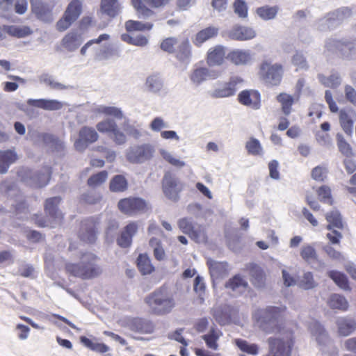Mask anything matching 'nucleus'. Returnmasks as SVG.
Listing matches in <instances>:
<instances>
[{
    "instance_id": "f257e3e1",
    "label": "nucleus",
    "mask_w": 356,
    "mask_h": 356,
    "mask_svg": "<svg viewBox=\"0 0 356 356\" xmlns=\"http://www.w3.org/2000/svg\"><path fill=\"white\" fill-rule=\"evenodd\" d=\"M286 309L285 306H268L263 309L257 310L254 318L259 328L266 333L281 332L283 315Z\"/></svg>"
},
{
    "instance_id": "f03ea898",
    "label": "nucleus",
    "mask_w": 356,
    "mask_h": 356,
    "mask_svg": "<svg viewBox=\"0 0 356 356\" xmlns=\"http://www.w3.org/2000/svg\"><path fill=\"white\" fill-rule=\"evenodd\" d=\"M145 302L148 306L149 312L158 316L170 313L175 307L173 296L163 288L154 291L145 297Z\"/></svg>"
},
{
    "instance_id": "7ed1b4c3",
    "label": "nucleus",
    "mask_w": 356,
    "mask_h": 356,
    "mask_svg": "<svg viewBox=\"0 0 356 356\" xmlns=\"http://www.w3.org/2000/svg\"><path fill=\"white\" fill-rule=\"evenodd\" d=\"M97 257L92 253L83 254L79 264H67L66 270L70 275L83 280L92 279L102 273L96 264Z\"/></svg>"
},
{
    "instance_id": "20e7f679",
    "label": "nucleus",
    "mask_w": 356,
    "mask_h": 356,
    "mask_svg": "<svg viewBox=\"0 0 356 356\" xmlns=\"http://www.w3.org/2000/svg\"><path fill=\"white\" fill-rule=\"evenodd\" d=\"M267 343V356H290L293 346V335L289 330L284 331L279 336L269 337Z\"/></svg>"
},
{
    "instance_id": "39448f33",
    "label": "nucleus",
    "mask_w": 356,
    "mask_h": 356,
    "mask_svg": "<svg viewBox=\"0 0 356 356\" xmlns=\"http://www.w3.org/2000/svg\"><path fill=\"white\" fill-rule=\"evenodd\" d=\"M155 153L156 149L152 144H136L127 149L126 159L132 164H143L150 161Z\"/></svg>"
},
{
    "instance_id": "423d86ee",
    "label": "nucleus",
    "mask_w": 356,
    "mask_h": 356,
    "mask_svg": "<svg viewBox=\"0 0 356 356\" xmlns=\"http://www.w3.org/2000/svg\"><path fill=\"white\" fill-rule=\"evenodd\" d=\"M60 202L59 197H54L46 200L44 209L46 213L52 219L51 221H47L42 218H38L36 223L40 227H55L59 225L63 220V214L58 210V205Z\"/></svg>"
},
{
    "instance_id": "0eeeda50",
    "label": "nucleus",
    "mask_w": 356,
    "mask_h": 356,
    "mask_svg": "<svg viewBox=\"0 0 356 356\" xmlns=\"http://www.w3.org/2000/svg\"><path fill=\"white\" fill-rule=\"evenodd\" d=\"M260 76L268 85L272 86H279L281 83L284 69L281 64H272L265 61L260 66Z\"/></svg>"
},
{
    "instance_id": "6e6552de",
    "label": "nucleus",
    "mask_w": 356,
    "mask_h": 356,
    "mask_svg": "<svg viewBox=\"0 0 356 356\" xmlns=\"http://www.w3.org/2000/svg\"><path fill=\"white\" fill-rule=\"evenodd\" d=\"M30 3L31 13L36 19L46 24H51L54 22V3L44 0H30Z\"/></svg>"
},
{
    "instance_id": "1a4fd4ad",
    "label": "nucleus",
    "mask_w": 356,
    "mask_h": 356,
    "mask_svg": "<svg viewBox=\"0 0 356 356\" xmlns=\"http://www.w3.org/2000/svg\"><path fill=\"white\" fill-rule=\"evenodd\" d=\"M118 208L122 213L130 216L144 213L149 209L147 203L139 197L122 199L118 202Z\"/></svg>"
},
{
    "instance_id": "9d476101",
    "label": "nucleus",
    "mask_w": 356,
    "mask_h": 356,
    "mask_svg": "<svg viewBox=\"0 0 356 356\" xmlns=\"http://www.w3.org/2000/svg\"><path fill=\"white\" fill-rule=\"evenodd\" d=\"M28 10L27 0H0V15L8 18L13 12L22 15Z\"/></svg>"
},
{
    "instance_id": "9b49d317",
    "label": "nucleus",
    "mask_w": 356,
    "mask_h": 356,
    "mask_svg": "<svg viewBox=\"0 0 356 356\" xmlns=\"http://www.w3.org/2000/svg\"><path fill=\"white\" fill-rule=\"evenodd\" d=\"M163 191L170 200L177 202L179 199V193L182 190V184L170 173L165 174L162 181Z\"/></svg>"
},
{
    "instance_id": "f8f14e48",
    "label": "nucleus",
    "mask_w": 356,
    "mask_h": 356,
    "mask_svg": "<svg viewBox=\"0 0 356 356\" xmlns=\"http://www.w3.org/2000/svg\"><path fill=\"white\" fill-rule=\"evenodd\" d=\"M99 138L97 131L90 127H83L79 132V138L74 142V147L79 152L84 151L89 144L96 142Z\"/></svg>"
},
{
    "instance_id": "ddd939ff",
    "label": "nucleus",
    "mask_w": 356,
    "mask_h": 356,
    "mask_svg": "<svg viewBox=\"0 0 356 356\" xmlns=\"http://www.w3.org/2000/svg\"><path fill=\"white\" fill-rule=\"evenodd\" d=\"M243 83V79L241 77L232 76L229 81L225 84L224 87L214 89L210 92V95L213 98H223L233 96Z\"/></svg>"
},
{
    "instance_id": "4468645a",
    "label": "nucleus",
    "mask_w": 356,
    "mask_h": 356,
    "mask_svg": "<svg viewBox=\"0 0 356 356\" xmlns=\"http://www.w3.org/2000/svg\"><path fill=\"white\" fill-rule=\"evenodd\" d=\"M325 47L330 51H340L341 55L346 58H349L356 50V46L353 42L334 39L327 40L325 43Z\"/></svg>"
},
{
    "instance_id": "2eb2a0df",
    "label": "nucleus",
    "mask_w": 356,
    "mask_h": 356,
    "mask_svg": "<svg viewBox=\"0 0 356 356\" xmlns=\"http://www.w3.org/2000/svg\"><path fill=\"white\" fill-rule=\"evenodd\" d=\"M226 58L234 65L244 66L252 62L253 54L249 49H234L228 53Z\"/></svg>"
},
{
    "instance_id": "dca6fc26",
    "label": "nucleus",
    "mask_w": 356,
    "mask_h": 356,
    "mask_svg": "<svg viewBox=\"0 0 356 356\" xmlns=\"http://www.w3.org/2000/svg\"><path fill=\"white\" fill-rule=\"evenodd\" d=\"M227 35L234 40H249L255 38L256 31L251 27L235 25L228 31Z\"/></svg>"
},
{
    "instance_id": "f3484780",
    "label": "nucleus",
    "mask_w": 356,
    "mask_h": 356,
    "mask_svg": "<svg viewBox=\"0 0 356 356\" xmlns=\"http://www.w3.org/2000/svg\"><path fill=\"white\" fill-rule=\"evenodd\" d=\"M239 102L253 109H259L260 107V94L253 90H243L238 96Z\"/></svg>"
},
{
    "instance_id": "a211bd4d",
    "label": "nucleus",
    "mask_w": 356,
    "mask_h": 356,
    "mask_svg": "<svg viewBox=\"0 0 356 356\" xmlns=\"http://www.w3.org/2000/svg\"><path fill=\"white\" fill-rule=\"evenodd\" d=\"M19 159V156L15 149L6 150L0 149V174L8 172L10 166Z\"/></svg>"
},
{
    "instance_id": "6ab92c4d",
    "label": "nucleus",
    "mask_w": 356,
    "mask_h": 356,
    "mask_svg": "<svg viewBox=\"0 0 356 356\" xmlns=\"http://www.w3.org/2000/svg\"><path fill=\"white\" fill-rule=\"evenodd\" d=\"M225 57V47L217 45L209 49L207 63L209 66H219L223 63Z\"/></svg>"
},
{
    "instance_id": "aec40b11",
    "label": "nucleus",
    "mask_w": 356,
    "mask_h": 356,
    "mask_svg": "<svg viewBox=\"0 0 356 356\" xmlns=\"http://www.w3.org/2000/svg\"><path fill=\"white\" fill-rule=\"evenodd\" d=\"M29 106H35L47 111H58L63 108V104L56 99H39L27 100Z\"/></svg>"
},
{
    "instance_id": "412c9836",
    "label": "nucleus",
    "mask_w": 356,
    "mask_h": 356,
    "mask_svg": "<svg viewBox=\"0 0 356 356\" xmlns=\"http://www.w3.org/2000/svg\"><path fill=\"white\" fill-rule=\"evenodd\" d=\"M309 329L312 336L316 341L318 345L324 346L329 342L328 335L323 325L318 321H312Z\"/></svg>"
},
{
    "instance_id": "4be33fe9",
    "label": "nucleus",
    "mask_w": 356,
    "mask_h": 356,
    "mask_svg": "<svg viewBox=\"0 0 356 356\" xmlns=\"http://www.w3.org/2000/svg\"><path fill=\"white\" fill-rule=\"evenodd\" d=\"M38 79L40 84L44 86L50 90H63L69 88L68 86L58 82L55 76L49 73H42L38 76Z\"/></svg>"
},
{
    "instance_id": "5701e85b",
    "label": "nucleus",
    "mask_w": 356,
    "mask_h": 356,
    "mask_svg": "<svg viewBox=\"0 0 356 356\" xmlns=\"http://www.w3.org/2000/svg\"><path fill=\"white\" fill-rule=\"evenodd\" d=\"M130 330L141 333L149 334L153 332L154 325L150 321L143 318H133L129 323Z\"/></svg>"
},
{
    "instance_id": "b1692460",
    "label": "nucleus",
    "mask_w": 356,
    "mask_h": 356,
    "mask_svg": "<svg viewBox=\"0 0 356 356\" xmlns=\"http://www.w3.org/2000/svg\"><path fill=\"white\" fill-rule=\"evenodd\" d=\"M327 15L330 17V20H331L334 28H336L344 20L350 18L353 15V12L352 10L348 7H342L328 13Z\"/></svg>"
},
{
    "instance_id": "393cba45",
    "label": "nucleus",
    "mask_w": 356,
    "mask_h": 356,
    "mask_svg": "<svg viewBox=\"0 0 356 356\" xmlns=\"http://www.w3.org/2000/svg\"><path fill=\"white\" fill-rule=\"evenodd\" d=\"M145 86L152 93H159L164 87V81L159 74H152L146 78Z\"/></svg>"
},
{
    "instance_id": "a878e982",
    "label": "nucleus",
    "mask_w": 356,
    "mask_h": 356,
    "mask_svg": "<svg viewBox=\"0 0 356 356\" xmlns=\"http://www.w3.org/2000/svg\"><path fill=\"white\" fill-rule=\"evenodd\" d=\"M225 287L232 292H234L236 294L239 295L244 293L248 289V284L247 281L240 275H235L227 282Z\"/></svg>"
},
{
    "instance_id": "bb28decb",
    "label": "nucleus",
    "mask_w": 356,
    "mask_h": 356,
    "mask_svg": "<svg viewBox=\"0 0 356 356\" xmlns=\"http://www.w3.org/2000/svg\"><path fill=\"white\" fill-rule=\"evenodd\" d=\"M81 36L75 32H70L62 39L63 47L69 51L76 50L82 43Z\"/></svg>"
},
{
    "instance_id": "cd10ccee",
    "label": "nucleus",
    "mask_w": 356,
    "mask_h": 356,
    "mask_svg": "<svg viewBox=\"0 0 356 356\" xmlns=\"http://www.w3.org/2000/svg\"><path fill=\"white\" fill-rule=\"evenodd\" d=\"M136 232L137 225L135 223L129 224L118 238V244L122 248L129 247L131 243L132 237Z\"/></svg>"
},
{
    "instance_id": "c85d7f7f",
    "label": "nucleus",
    "mask_w": 356,
    "mask_h": 356,
    "mask_svg": "<svg viewBox=\"0 0 356 356\" xmlns=\"http://www.w3.org/2000/svg\"><path fill=\"white\" fill-rule=\"evenodd\" d=\"M213 316L220 325L229 323L231 318V307L228 305L217 306L212 309Z\"/></svg>"
},
{
    "instance_id": "c756f323",
    "label": "nucleus",
    "mask_w": 356,
    "mask_h": 356,
    "mask_svg": "<svg viewBox=\"0 0 356 356\" xmlns=\"http://www.w3.org/2000/svg\"><path fill=\"white\" fill-rule=\"evenodd\" d=\"M100 12L110 17H115L120 12V6L118 0H102Z\"/></svg>"
},
{
    "instance_id": "7c9ffc66",
    "label": "nucleus",
    "mask_w": 356,
    "mask_h": 356,
    "mask_svg": "<svg viewBox=\"0 0 356 356\" xmlns=\"http://www.w3.org/2000/svg\"><path fill=\"white\" fill-rule=\"evenodd\" d=\"M207 264L209 267L211 276L213 279L222 277L228 272V266L225 262H219L209 259L207 261Z\"/></svg>"
},
{
    "instance_id": "2f4dec72",
    "label": "nucleus",
    "mask_w": 356,
    "mask_h": 356,
    "mask_svg": "<svg viewBox=\"0 0 356 356\" xmlns=\"http://www.w3.org/2000/svg\"><path fill=\"white\" fill-rule=\"evenodd\" d=\"M336 323L339 334L343 337L350 334L356 329V323L351 318H339Z\"/></svg>"
},
{
    "instance_id": "473e14b6",
    "label": "nucleus",
    "mask_w": 356,
    "mask_h": 356,
    "mask_svg": "<svg viewBox=\"0 0 356 356\" xmlns=\"http://www.w3.org/2000/svg\"><path fill=\"white\" fill-rule=\"evenodd\" d=\"M248 268L252 284L258 288L264 286L265 275L262 269L259 266L253 264H249Z\"/></svg>"
},
{
    "instance_id": "72a5a7b5",
    "label": "nucleus",
    "mask_w": 356,
    "mask_h": 356,
    "mask_svg": "<svg viewBox=\"0 0 356 356\" xmlns=\"http://www.w3.org/2000/svg\"><path fill=\"white\" fill-rule=\"evenodd\" d=\"M4 34L7 33L8 35L17 38H24L32 33L31 29L26 26H3Z\"/></svg>"
},
{
    "instance_id": "f704fd0d",
    "label": "nucleus",
    "mask_w": 356,
    "mask_h": 356,
    "mask_svg": "<svg viewBox=\"0 0 356 356\" xmlns=\"http://www.w3.org/2000/svg\"><path fill=\"white\" fill-rule=\"evenodd\" d=\"M318 79L324 86L332 88L339 87L342 82V79L338 72H332L328 76L320 74L318 75Z\"/></svg>"
},
{
    "instance_id": "c9c22d12",
    "label": "nucleus",
    "mask_w": 356,
    "mask_h": 356,
    "mask_svg": "<svg viewBox=\"0 0 356 356\" xmlns=\"http://www.w3.org/2000/svg\"><path fill=\"white\" fill-rule=\"evenodd\" d=\"M218 29L214 26L207 27L196 34L194 44L197 46H200L203 42L213 38L218 34Z\"/></svg>"
},
{
    "instance_id": "e433bc0d",
    "label": "nucleus",
    "mask_w": 356,
    "mask_h": 356,
    "mask_svg": "<svg viewBox=\"0 0 356 356\" xmlns=\"http://www.w3.org/2000/svg\"><path fill=\"white\" fill-rule=\"evenodd\" d=\"M92 112L96 115L104 114L106 115L113 116L119 120L124 118V115L121 109L115 106L100 105L94 108Z\"/></svg>"
},
{
    "instance_id": "4c0bfd02",
    "label": "nucleus",
    "mask_w": 356,
    "mask_h": 356,
    "mask_svg": "<svg viewBox=\"0 0 356 356\" xmlns=\"http://www.w3.org/2000/svg\"><path fill=\"white\" fill-rule=\"evenodd\" d=\"M327 304L333 309L346 311L348 308V302L346 298L337 293H333L330 296Z\"/></svg>"
},
{
    "instance_id": "58836bf2",
    "label": "nucleus",
    "mask_w": 356,
    "mask_h": 356,
    "mask_svg": "<svg viewBox=\"0 0 356 356\" xmlns=\"http://www.w3.org/2000/svg\"><path fill=\"white\" fill-rule=\"evenodd\" d=\"M279 8L276 6H264L256 9L257 15L263 20L268 21L274 19L278 13Z\"/></svg>"
},
{
    "instance_id": "ea45409f",
    "label": "nucleus",
    "mask_w": 356,
    "mask_h": 356,
    "mask_svg": "<svg viewBox=\"0 0 356 356\" xmlns=\"http://www.w3.org/2000/svg\"><path fill=\"white\" fill-rule=\"evenodd\" d=\"M177 49L175 50L177 58L182 61L188 60L191 56V47L189 40L184 39L178 42Z\"/></svg>"
},
{
    "instance_id": "a19ab883",
    "label": "nucleus",
    "mask_w": 356,
    "mask_h": 356,
    "mask_svg": "<svg viewBox=\"0 0 356 356\" xmlns=\"http://www.w3.org/2000/svg\"><path fill=\"white\" fill-rule=\"evenodd\" d=\"M131 3L137 12L138 17L146 19L155 15L153 10L145 6L147 4L143 3V0H131Z\"/></svg>"
},
{
    "instance_id": "79ce46f5",
    "label": "nucleus",
    "mask_w": 356,
    "mask_h": 356,
    "mask_svg": "<svg viewBox=\"0 0 356 356\" xmlns=\"http://www.w3.org/2000/svg\"><path fill=\"white\" fill-rule=\"evenodd\" d=\"M325 218L329 224L327 225V229L331 230L332 227L337 229H343V224L341 220V216L339 211L332 210L325 215Z\"/></svg>"
},
{
    "instance_id": "37998d69",
    "label": "nucleus",
    "mask_w": 356,
    "mask_h": 356,
    "mask_svg": "<svg viewBox=\"0 0 356 356\" xmlns=\"http://www.w3.org/2000/svg\"><path fill=\"white\" fill-rule=\"evenodd\" d=\"M81 8L82 4L81 1L73 0L68 4L64 15L75 22L81 13Z\"/></svg>"
},
{
    "instance_id": "c03bdc74",
    "label": "nucleus",
    "mask_w": 356,
    "mask_h": 356,
    "mask_svg": "<svg viewBox=\"0 0 356 356\" xmlns=\"http://www.w3.org/2000/svg\"><path fill=\"white\" fill-rule=\"evenodd\" d=\"M277 100L282 105V111L286 115H289L291 112V106L294 102L293 96L282 92L277 96Z\"/></svg>"
},
{
    "instance_id": "a18cd8bd",
    "label": "nucleus",
    "mask_w": 356,
    "mask_h": 356,
    "mask_svg": "<svg viewBox=\"0 0 356 356\" xmlns=\"http://www.w3.org/2000/svg\"><path fill=\"white\" fill-rule=\"evenodd\" d=\"M153 27V24L150 22H143L140 21L128 20L125 23V28L127 31H143L145 30H151Z\"/></svg>"
},
{
    "instance_id": "49530a36",
    "label": "nucleus",
    "mask_w": 356,
    "mask_h": 356,
    "mask_svg": "<svg viewBox=\"0 0 356 356\" xmlns=\"http://www.w3.org/2000/svg\"><path fill=\"white\" fill-rule=\"evenodd\" d=\"M137 265L143 275H149L154 270L150 259L146 254H140L137 259Z\"/></svg>"
},
{
    "instance_id": "de8ad7c7",
    "label": "nucleus",
    "mask_w": 356,
    "mask_h": 356,
    "mask_svg": "<svg viewBox=\"0 0 356 356\" xmlns=\"http://www.w3.org/2000/svg\"><path fill=\"white\" fill-rule=\"evenodd\" d=\"M328 276L342 289H349L346 276L339 271L331 270L328 272Z\"/></svg>"
},
{
    "instance_id": "09e8293b",
    "label": "nucleus",
    "mask_w": 356,
    "mask_h": 356,
    "mask_svg": "<svg viewBox=\"0 0 356 356\" xmlns=\"http://www.w3.org/2000/svg\"><path fill=\"white\" fill-rule=\"evenodd\" d=\"M149 245L153 249L154 256L157 260L161 261L165 258V253L159 239L155 237L152 238Z\"/></svg>"
},
{
    "instance_id": "8fccbe9b",
    "label": "nucleus",
    "mask_w": 356,
    "mask_h": 356,
    "mask_svg": "<svg viewBox=\"0 0 356 356\" xmlns=\"http://www.w3.org/2000/svg\"><path fill=\"white\" fill-rule=\"evenodd\" d=\"M339 121L341 126L345 133L349 136L353 132V120L346 111L341 110L339 113Z\"/></svg>"
},
{
    "instance_id": "3c124183",
    "label": "nucleus",
    "mask_w": 356,
    "mask_h": 356,
    "mask_svg": "<svg viewBox=\"0 0 356 356\" xmlns=\"http://www.w3.org/2000/svg\"><path fill=\"white\" fill-rule=\"evenodd\" d=\"M127 188V181L122 175H115L110 182V189L113 192H122Z\"/></svg>"
},
{
    "instance_id": "603ef678",
    "label": "nucleus",
    "mask_w": 356,
    "mask_h": 356,
    "mask_svg": "<svg viewBox=\"0 0 356 356\" xmlns=\"http://www.w3.org/2000/svg\"><path fill=\"white\" fill-rule=\"evenodd\" d=\"M117 127L115 121L111 118L104 119L96 124V128L100 133L109 134L110 135Z\"/></svg>"
},
{
    "instance_id": "864d4df0",
    "label": "nucleus",
    "mask_w": 356,
    "mask_h": 356,
    "mask_svg": "<svg viewBox=\"0 0 356 356\" xmlns=\"http://www.w3.org/2000/svg\"><path fill=\"white\" fill-rule=\"evenodd\" d=\"M44 140L53 150L60 152L65 148L64 142L54 135L46 134L44 136Z\"/></svg>"
},
{
    "instance_id": "5fc2aeb1",
    "label": "nucleus",
    "mask_w": 356,
    "mask_h": 356,
    "mask_svg": "<svg viewBox=\"0 0 356 356\" xmlns=\"http://www.w3.org/2000/svg\"><path fill=\"white\" fill-rule=\"evenodd\" d=\"M301 257L307 262L309 263L318 259V254L316 249L312 245H305L300 250Z\"/></svg>"
},
{
    "instance_id": "6e6d98bb",
    "label": "nucleus",
    "mask_w": 356,
    "mask_h": 356,
    "mask_svg": "<svg viewBox=\"0 0 356 356\" xmlns=\"http://www.w3.org/2000/svg\"><path fill=\"white\" fill-rule=\"evenodd\" d=\"M80 340L85 346L92 350L104 353L109 350V348L104 343H94L86 337H81Z\"/></svg>"
},
{
    "instance_id": "4d7b16f0",
    "label": "nucleus",
    "mask_w": 356,
    "mask_h": 356,
    "mask_svg": "<svg viewBox=\"0 0 356 356\" xmlns=\"http://www.w3.org/2000/svg\"><path fill=\"white\" fill-rule=\"evenodd\" d=\"M160 154L161 156L165 159L167 162H168L172 165L181 168L186 165L184 161L179 160L177 158H175L170 152L163 149H160Z\"/></svg>"
},
{
    "instance_id": "13d9d810",
    "label": "nucleus",
    "mask_w": 356,
    "mask_h": 356,
    "mask_svg": "<svg viewBox=\"0 0 356 356\" xmlns=\"http://www.w3.org/2000/svg\"><path fill=\"white\" fill-rule=\"evenodd\" d=\"M189 237L197 243H206L207 241L205 229L200 226L194 227Z\"/></svg>"
},
{
    "instance_id": "bf43d9fd",
    "label": "nucleus",
    "mask_w": 356,
    "mask_h": 356,
    "mask_svg": "<svg viewBox=\"0 0 356 356\" xmlns=\"http://www.w3.org/2000/svg\"><path fill=\"white\" fill-rule=\"evenodd\" d=\"M108 177L106 171L103 170L91 176L88 180V186L91 187H97L106 181Z\"/></svg>"
},
{
    "instance_id": "052dcab7",
    "label": "nucleus",
    "mask_w": 356,
    "mask_h": 356,
    "mask_svg": "<svg viewBox=\"0 0 356 356\" xmlns=\"http://www.w3.org/2000/svg\"><path fill=\"white\" fill-rule=\"evenodd\" d=\"M314 27L320 31H327L334 29L331 20H330V17L327 13L323 17L318 19L315 22Z\"/></svg>"
},
{
    "instance_id": "680f3d73",
    "label": "nucleus",
    "mask_w": 356,
    "mask_h": 356,
    "mask_svg": "<svg viewBox=\"0 0 356 356\" xmlns=\"http://www.w3.org/2000/svg\"><path fill=\"white\" fill-rule=\"evenodd\" d=\"M237 346L243 352L256 355L258 353V346L254 343H249L245 340L237 339L236 341Z\"/></svg>"
},
{
    "instance_id": "e2e57ef3",
    "label": "nucleus",
    "mask_w": 356,
    "mask_h": 356,
    "mask_svg": "<svg viewBox=\"0 0 356 356\" xmlns=\"http://www.w3.org/2000/svg\"><path fill=\"white\" fill-rule=\"evenodd\" d=\"M207 68L200 67L195 69L191 75V80L197 86L200 85L202 82L207 80Z\"/></svg>"
},
{
    "instance_id": "0e129e2a",
    "label": "nucleus",
    "mask_w": 356,
    "mask_h": 356,
    "mask_svg": "<svg viewBox=\"0 0 356 356\" xmlns=\"http://www.w3.org/2000/svg\"><path fill=\"white\" fill-rule=\"evenodd\" d=\"M79 237L81 241L87 243H94L96 240V233L93 227H82Z\"/></svg>"
},
{
    "instance_id": "69168bd1",
    "label": "nucleus",
    "mask_w": 356,
    "mask_h": 356,
    "mask_svg": "<svg viewBox=\"0 0 356 356\" xmlns=\"http://www.w3.org/2000/svg\"><path fill=\"white\" fill-rule=\"evenodd\" d=\"M316 283L314 280L313 275L310 272L304 273L300 281V286L304 289H312L316 286Z\"/></svg>"
},
{
    "instance_id": "338daca9",
    "label": "nucleus",
    "mask_w": 356,
    "mask_h": 356,
    "mask_svg": "<svg viewBox=\"0 0 356 356\" xmlns=\"http://www.w3.org/2000/svg\"><path fill=\"white\" fill-rule=\"evenodd\" d=\"M202 338L205 341L207 346L213 350H217L218 344L216 341L218 339V335L214 330H211L209 334H204Z\"/></svg>"
},
{
    "instance_id": "774afa93",
    "label": "nucleus",
    "mask_w": 356,
    "mask_h": 356,
    "mask_svg": "<svg viewBox=\"0 0 356 356\" xmlns=\"http://www.w3.org/2000/svg\"><path fill=\"white\" fill-rule=\"evenodd\" d=\"M234 13L241 18H245L248 16V7L245 1L236 0L234 3Z\"/></svg>"
}]
</instances>
